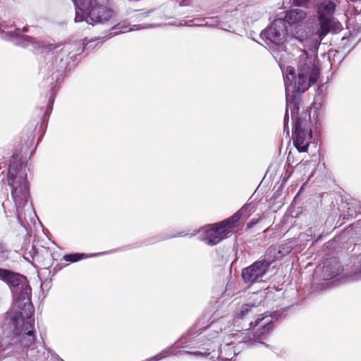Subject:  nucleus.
I'll use <instances>...</instances> for the list:
<instances>
[{"label":"nucleus","instance_id":"nucleus-1","mask_svg":"<svg viewBox=\"0 0 361 361\" xmlns=\"http://www.w3.org/2000/svg\"><path fill=\"white\" fill-rule=\"evenodd\" d=\"M0 280L13 293L14 307L19 312L11 317L4 326L3 333L11 343L0 341V359L18 355L35 343L34 307L31 302V288L26 278L20 274L0 268Z\"/></svg>","mask_w":361,"mask_h":361},{"label":"nucleus","instance_id":"nucleus-2","mask_svg":"<svg viewBox=\"0 0 361 361\" xmlns=\"http://www.w3.org/2000/svg\"><path fill=\"white\" fill-rule=\"evenodd\" d=\"M298 71L296 76L295 68L288 66L283 77L287 106L290 108L293 116L299 111L300 94L314 84L319 76V69L314 59L306 51L300 56Z\"/></svg>","mask_w":361,"mask_h":361},{"label":"nucleus","instance_id":"nucleus-3","mask_svg":"<svg viewBox=\"0 0 361 361\" xmlns=\"http://www.w3.org/2000/svg\"><path fill=\"white\" fill-rule=\"evenodd\" d=\"M18 159L17 154L12 156L8 168V182L11 187L18 221L26 228L37 216L30 201V186L27 179L26 165L22 162L17 163Z\"/></svg>","mask_w":361,"mask_h":361},{"label":"nucleus","instance_id":"nucleus-4","mask_svg":"<svg viewBox=\"0 0 361 361\" xmlns=\"http://www.w3.org/2000/svg\"><path fill=\"white\" fill-rule=\"evenodd\" d=\"M73 1L75 6V22H82L85 20L88 24H104L114 17V11L104 6H94L87 13L92 0H73Z\"/></svg>","mask_w":361,"mask_h":361},{"label":"nucleus","instance_id":"nucleus-5","mask_svg":"<svg viewBox=\"0 0 361 361\" xmlns=\"http://www.w3.org/2000/svg\"><path fill=\"white\" fill-rule=\"evenodd\" d=\"M316 24L312 26H297L291 30L292 36L310 50L318 49L321 41L327 35Z\"/></svg>","mask_w":361,"mask_h":361},{"label":"nucleus","instance_id":"nucleus-6","mask_svg":"<svg viewBox=\"0 0 361 361\" xmlns=\"http://www.w3.org/2000/svg\"><path fill=\"white\" fill-rule=\"evenodd\" d=\"M279 316V314L275 312L271 314H266L262 317H257L255 322L251 321L250 323V328L259 325L261 329L252 334L253 338L250 337V331H247L246 332L241 333L240 336L243 337L240 343H243L247 346L252 345L255 343L257 342V339L267 334L271 330L274 329V325L272 319H277Z\"/></svg>","mask_w":361,"mask_h":361},{"label":"nucleus","instance_id":"nucleus-7","mask_svg":"<svg viewBox=\"0 0 361 361\" xmlns=\"http://www.w3.org/2000/svg\"><path fill=\"white\" fill-rule=\"evenodd\" d=\"M298 111L291 115L293 119H295L293 127V143L299 152H305L309 147V141L312 137V130L308 128L307 121L300 117H296Z\"/></svg>","mask_w":361,"mask_h":361},{"label":"nucleus","instance_id":"nucleus-8","mask_svg":"<svg viewBox=\"0 0 361 361\" xmlns=\"http://www.w3.org/2000/svg\"><path fill=\"white\" fill-rule=\"evenodd\" d=\"M2 32L6 34V37L8 39L13 41L18 46L24 47L31 46L35 53L51 49V44H47L42 41H38L31 37L21 35V31L19 28H13V26H10L7 28V30H2Z\"/></svg>","mask_w":361,"mask_h":361},{"label":"nucleus","instance_id":"nucleus-9","mask_svg":"<svg viewBox=\"0 0 361 361\" xmlns=\"http://www.w3.org/2000/svg\"><path fill=\"white\" fill-rule=\"evenodd\" d=\"M270 266V263L263 257L262 259L244 268L241 273L244 282L252 284L263 281V278L267 274Z\"/></svg>","mask_w":361,"mask_h":361},{"label":"nucleus","instance_id":"nucleus-10","mask_svg":"<svg viewBox=\"0 0 361 361\" xmlns=\"http://www.w3.org/2000/svg\"><path fill=\"white\" fill-rule=\"evenodd\" d=\"M335 8L336 4L332 0H322L317 5L318 23L315 24L326 34L332 28V16Z\"/></svg>","mask_w":361,"mask_h":361},{"label":"nucleus","instance_id":"nucleus-11","mask_svg":"<svg viewBox=\"0 0 361 361\" xmlns=\"http://www.w3.org/2000/svg\"><path fill=\"white\" fill-rule=\"evenodd\" d=\"M286 35L287 27L282 18L274 20L270 26L260 34L262 39H266L276 45L283 44Z\"/></svg>","mask_w":361,"mask_h":361},{"label":"nucleus","instance_id":"nucleus-12","mask_svg":"<svg viewBox=\"0 0 361 361\" xmlns=\"http://www.w3.org/2000/svg\"><path fill=\"white\" fill-rule=\"evenodd\" d=\"M228 233L219 225V223L209 225V228L207 229L201 240L205 244L214 246L220 243L223 239L227 237Z\"/></svg>","mask_w":361,"mask_h":361},{"label":"nucleus","instance_id":"nucleus-13","mask_svg":"<svg viewBox=\"0 0 361 361\" xmlns=\"http://www.w3.org/2000/svg\"><path fill=\"white\" fill-rule=\"evenodd\" d=\"M293 247L290 245H283L279 247L270 246L267 250L264 257L271 264L274 261L281 259L288 255Z\"/></svg>","mask_w":361,"mask_h":361},{"label":"nucleus","instance_id":"nucleus-14","mask_svg":"<svg viewBox=\"0 0 361 361\" xmlns=\"http://www.w3.org/2000/svg\"><path fill=\"white\" fill-rule=\"evenodd\" d=\"M343 271V268L339 262L336 259L325 262L322 274L325 280L331 279L339 275Z\"/></svg>","mask_w":361,"mask_h":361},{"label":"nucleus","instance_id":"nucleus-15","mask_svg":"<svg viewBox=\"0 0 361 361\" xmlns=\"http://www.w3.org/2000/svg\"><path fill=\"white\" fill-rule=\"evenodd\" d=\"M307 17V13L300 8H294L286 12L284 19L286 23L289 25L298 24L302 23Z\"/></svg>","mask_w":361,"mask_h":361},{"label":"nucleus","instance_id":"nucleus-16","mask_svg":"<svg viewBox=\"0 0 361 361\" xmlns=\"http://www.w3.org/2000/svg\"><path fill=\"white\" fill-rule=\"evenodd\" d=\"M52 253L49 248L41 246L35 261L41 263L42 265H49L51 261Z\"/></svg>","mask_w":361,"mask_h":361},{"label":"nucleus","instance_id":"nucleus-17","mask_svg":"<svg viewBox=\"0 0 361 361\" xmlns=\"http://www.w3.org/2000/svg\"><path fill=\"white\" fill-rule=\"evenodd\" d=\"M324 228L322 221H318L313 226L310 227L307 230V235L310 236L312 238H317V240L322 238Z\"/></svg>","mask_w":361,"mask_h":361},{"label":"nucleus","instance_id":"nucleus-18","mask_svg":"<svg viewBox=\"0 0 361 361\" xmlns=\"http://www.w3.org/2000/svg\"><path fill=\"white\" fill-rule=\"evenodd\" d=\"M240 218L242 217L238 212H236L230 218L219 222V225L221 226L228 233L230 232V229L235 226Z\"/></svg>","mask_w":361,"mask_h":361},{"label":"nucleus","instance_id":"nucleus-19","mask_svg":"<svg viewBox=\"0 0 361 361\" xmlns=\"http://www.w3.org/2000/svg\"><path fill=\"white\" fill-rule=\"evenodd\" d=\"M350 276L353 280L361 279V253L354 257Z\"/></svg>","mask_w":361,"mask_h":361},{"label":"nucleus","instance_id":"nucleus-20","mask_svg":"<svg viewBox=\"0 0 361 361\" xmlns=\"http://www.w3.org/2000/svg\"><path fill=\"white\" fill-rule=\"evenodd\" d=\"M256 307L254 305L245 304L241 306L240 312L237 314L236 317L239 319H243L249 314H252L255 312Z\"/></svg>","mask_w":361,"mask_h":361},{"label":"nucleus","instance_id":"nucleus-21","mask_svg":"<svg viewBox=\"0 0 361 361\" xmlns=\"http://www.w3.org/2000/svg\"><path fill=\"white\" fill-rule=\"evenodd\" d=\"M224 350L226 352L224 355V351L222 348L220 350V356L225 357V361L231 360L233 356L237 355L235 350L232 346V343H226L224 346Z\"/></svg>","mask_w":361,"mask_h":361},{"label":"nucleus","instance_id":"nucleus-22","mask_svg":"<svg viewBox=\"0 0 361 361\" xmlns=\"http://www.w3.org/2000/svg\"><path fill=\"white\" fill-rule=\"evenodd\" d=\"M208 347L207 348H205V350L204 351H194V352H190V351H186V350H183V351H180L179 353L180 354H183V355H186V354H192L194 355H200V356H207L210 354V352L211 351H214V347L212 345V343H210L209 344H207Z\"/></svg>","mask_w":361,"mask_h":361},{"label":"nucleus","instance_id":"nucleus-23","mask_svg":"<svg viewBox=\"0 0 361 361\" xmlns=\"http://www.w3.org/2000/svg\"><path fill=\"white\" fill-rule=\"evenodd\" d=\"M39 251V247H36L35 245H31L30 249H27L24 254V258L26 259L28 262H31V260L35 261V258L37 255Z\"/></svg>","mask_w":361,"mask_h":361},{"label":"nucleus","instance_id":"nucleus-24","mask_svg":"<svg viewBox=\"0 0 361 361\" xmlns=\"http://www.w3.org/2000/svg\"><path fill=\"white\" fill-rule=\"evenodd\" d=\"M10 250L4 243H0V263L6 262L8 259Z\"/></svg>","mask_w":361,"mask_h":361},{"label":"nucleus","instance_id":"nucleus-25","mask_svg":"<svg viewBox=\"0 0 361 361\" xmlns=\"http://www.w3.org/2000/svg\"><path fill=\"white\" fill-rule=\"evenodd\" d=\"M253 210L251 204H246L237 212L240 214L241 217L247 218L250 216Z\"/></svg>","mask_w":361,"mask_h":361},{"label":"nucleus","instance_id":"nucleus-26","mask_svg":"<svg viewBox=\"0 0 361 361\" xmlns=\"http://www.w3.org/2000/svg\"><path fill=\"white\" fill-rule=\"evenodd\" d=\"M84 254H78V253H74V254H68L64 255L63 259L66 262H75L78 260L82 259L84 257Z\"/></svg>","mask_w":361,"mask_h":361},{"label":"nucleus","instance_id":"nucleus-27","mask_svg":"<svg viewBox=\"0 0 361 361\" xmlns=\"http://www.w3.org/2000/svg\"><path fill=\"white\" fill-rule=\"evenodd\" d=\"M284 3H288L290 6L307 7L309 0H284Z\"/></svg>","mask_w":361,"mask_h":361},{"label":"nucleus","instance_id":"nucleus-28","mask_svg":"<svg viewBox=\"0 0 361 361\" xmlns=\"http://www.w3.org/2000/svg\"><path fill=\"white\" fill-rule=\"evenodd\" d=\"M112 30H114V32L110 33L109 36L108 37H104V40L118 34L119 32H126L127 31L126 28L125 27H121L119 24L114 25L112 27Z\"/></svg>","mask_w":361,"mask_h":361},{"label":"nucleus","instance_id":"nucleus-29","mask_svg":"<svg viewBox=\"0 0 361 361\" xmlns=\"http://www.w3.org/2000/svg\"><path fill=\"white\" fill-rule=\"evenodd\" d=\"M51 97L49 100V104L47 106L46 114H48L51 111L52 106H53V104L54 102V98H55V93L54 92L53 87H51Z\"/></svg>","mask_w":361,"mask_h":361},{"label":"nucleus","instance_id":"nucleus-30","mask_svg":"<svg viewBox=\"0 0 361 361\" xmlns=\"http://www.w3.org/2000/svg\"><path fill=\"white\" fill-rule=\"evenodd\" d=\"M286 100L287 101L286 99ZM288 109L290 110V107L288 108V106H286V114H285V116H284V127H283L284 132L286 131L288 135L289 133L288 126Z\"/></svg>","mask_w":361,"mask_h":361},{"label":"nucleus","instance_id":"nucleus-31","mask_svg":"<svg viewBox=\"0 0 361 361\" xmlns=\"http://www.w3.org/2000/svg\"><path fill=\"white\" fill-rule=\"evenodd\" d=\"M260 221V219H252L247 225V227L248 228H250L252 227H253L254 226H255L257 224L259 223V221Z\"/></svg>","mask_w":361,"mask_h":361},{"label":"nucleus","instance_id":"nucleus-32","mask_svg":"<svg viewBox=\"0 0 361 361\" xmlns=\"http://www.w3.org/2000/svg\"><path fill=\"white\" fill-rule=\"evenodd\" d=\"M219 333V331L214 330V333L212 334L209 335L211 337L209 338V340H211L212 338H216Z\"/></svg>","mask_w":361,"mask_h":361},{"label":"nucleus","instance_id":"nucleus-33","mask_svg":"<svg viewBox=\"0 0 361 361\" xmlns=\"http://www.w3.org/2000/svg\"><path fill=\"white\" fill-rule=\"evenodd\" d=\"M186 235H187L186 233L182 232V233H179L178 234L171 235V237L185 236Z\"/></svg>","mask_w":361,"mask_h":361},{"label":"nucleus","instance_id":"nucleus-34","mask_svg":"<svg viewBox=\"0 0 361 361\" xmlns=\"http://www.w3.org/2000/svg\"><path fill=\"white\" fill-rule=\"evenodd\" d=\"M27 28L26 27H24L23 29V32H27Z\"/></svg>","mask_w":361,"mask_h":361},{"label":"nucleus","instance_id":"nucleus-35","mask_svg":"<svg viewBox=\"0 0 361 361\" xmlns=\"http://www.w3.org/2000/svg\"><path fill=\"white\" fill-rule=\"evenodd\" d=\"M356 214H357V212L355 211L354 214L350 213V215L351 216H353V215H355Z\"/></svg>","mask_w":361,"mask_h":361},{"label":"nucleus","instance_id":"nucleus-36","mask_svg":"<svg viewBox=\"0 0 361 361\" xmlns=\"http://www.w3.org/2000/svg\"><path fill=\"white\" fill-rule=\"evenodd\" d=\"M99 255V254H94V255H92V257H94V256H97V255Z\"/></svg>","mask_w":361,"mask_h":361},{"label":"nucleus","instance_id":"nucleus-37","mask_svg":"<svg viewBox=\"0 0 361 361\" xmlns=\"http://www.w3.org/2000/svg\"><path fill=\"white\" fill-rule=\"evenodd\" d=\"M57 361H63V360L62 359H61V358H58Z\"/></svg>","mask_w":361,"mask_h":361},{"label":"nucleus","instance_id":"nucleus-38","mask_svg":"<svg viewBox=\"0 0 361 361\" xmlns=\"http://www.w3.org/2000/svg\"><path fill=\"white\" fill-rule=\"evenodd\" d=\"M169 238H171V236H169ZM166 239H168V237H166Z\"/></svg>","mask_w":361,"mask_h":361}]
</instances>
